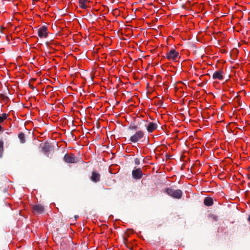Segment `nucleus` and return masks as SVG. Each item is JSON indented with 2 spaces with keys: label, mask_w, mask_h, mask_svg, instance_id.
<instances>
[{
  "label": "nucleus",
  "mask_w": 250,
  "mask_h": 250,
  "mask_svg": "<svg viewBox=\"0 0 250 250\" xmlns=\"http://www.w3.org/2000/svg\"><path fill=\"white\" fill-rule=\"evenodd\" d=\"M165 192L171 197L179 199L181 198L183 191L181 189H174L171 188H167Z\"/></svg>",
  "instance_id": "obj_1"
},
{
  "label": "nucleus",
  "mask_w": 250,
  "mask_h": 250,
  "mask_svg": "<svg viewBox=\"0 0 250 250\" xmlns=\"http://www.w3.org/2000/svg\"><path fill=\"white\" fill-rule=\"evenodd\" d=\"M144 135L145 133L144 131L142 130H138L130 137L129 141L132 143H136L141 140L144 137Z\"/></svg>",
  "instance_id": "obj_2"
},
{
  "label": "nucleus",
  "mask_w": 250,
  "mask_h": 250,
  "mask_svg": "<svg viewBox=\"0 0 250 250\" xmlns=\"http://www.w3.org/2000/svg\"><path fill=\"white\" fill-rule=\"evenodd\" d=\"M63 160L67 163H76L78 162V159L72 153L65 154Z\"/></svg>",
  "instance_id": "obj_3"
},
{
  "label": "nucleus",
  "mask_w": 250,
  "mask_h": 250,
  "mask_svg": "<svg viewBox=\"0 0 250 250\" xmlns=\"http://www.w3.org/2000/svg\"><path fill=\"white\" fill-rule=\"evenodd\" d=\"M179 56V54L178 52H176L174 49H171L168 52H167L166 54V58L168 60H174L176 58H178Z\"/></svg>",
  "instance_id": "obj_4"
},
{
  "label": "nucleus",
  "mask_w": 250,
  "mask_h": 250,
  "mask_svg": "<svg viewBox=\"0 0 250 250\" xmlns=\"http://www.w3.org/2000/svg\"><path fill=\"white\" fill-rule=\"evenodd\" d=\"M38 35L41 38H47L48 36L47 28L46 26L44 25L42 26L38 30Z\"/></svg>",
  "instance_id": "obj_5"
},
{
  "label": "nucleus",
  "mask_w": 250,
  "mask_h": 250,
  "mask_svg": "<svg viewBox=\"0 0 250 250\" xmlns=\"http://www.w3.org/2000/svg\"><path fill=\"white\" fill-rule=\"evenodd\" d=\"M132 177L135 179H140L143 176V173L140 168L134 169L132 171Z\"/></svg>",
  "instance_id": "obj_6"
},
{
  "label": "nucleus",
  "mask_w": 250,
  "mask_h": 250,
  "mask_svg": "<svg viewBox=\"0 0 250 250\" xmlns=\"http://www.w3.org/2000/svg\"><path fill=\"white\" fill-rule=\"evenodd\" d=\"M44 211V207L41 204L33 206V212L34 213L42 214Z\"/></svg>",
  "instance_id": "obj_7"
},
{
  "label": "nucleus",
  "mask_w": 250,
  "mask_h": 250,
  "mask_svg": "<svg viewBox=\"0 0 250 250\" xmlns=\"http://www.w3.org/2000/svg\"><path fill=\"white\" fill-rule=\"evenodd\" d=\"M101 175L98 172L93 171L92 172V175L90 177L91 180L95 183L98 182L100 181Z\"/></svg>",
  "instance_id": "obj_8"
},
{
  "label": "nucleus",
  "mask_w": 250,
  "mask_h": 250,
  "mask_svg": "<svg viewBox=\"0 0 250 250\" xmlns=\"http://www.w3.org/2000/svg\"><path fill=\"white\" fill-rule=\"evenodd\" d=\"M146 130L148 132H152L155 130L158 126L156 123L150 122L147 125H146Z\"/></svg>",
  "instance_id": "obj_9"
},
{
  "label": "nucleus",
  "mask_w": 250,
  "mask_h": 250,
  "mask_svg": "<svg viewBox=\"0 0 250 250\" xmlns=\"http://www.w3.org/2000/svg\"><path fill=\"white\" fill-rule=\"evenodd\" d=\"M222 74L223 71L222 70L217 71L213 73L212 75V78L213 79H218L219 80H222L223 79V76Z\"/></svg>",
  "instance_id": "obj_10"
},
{
  "label": "nucleus",
  "mask_w": 250,
  "mask_h": 250,
  "mask_svg": "<svg viewBox=\"0 0 250 250\" xmlns=\"http://www.w3.org/2000/svg\"><path fill=\"white\" fill-rule=\"evenodd\" d=\"M204 203L206 206H211L213 204V200L212 198L207 197L204 200Z\"/></svg>",
  "instance_id": "obj_11"
},
{
  "label": "nucleus",
  "mask_w": 250,
  "mask_h": 250,
  "mask_svg": "<svg viewBox=\"0 0 250 250\" xmlns=\"http://www.w3.org/2000/svg\"><path fill=\"white\" fill-rule=\"evenodd\" d=\"M50 149H51V146L50 145L49 143H45L42 148V151L44 153H47V152H49L50 150Z\"/></svg>",
  "instance_id": "obj_12"
},
{
  "label": "nucleus",
  "mask_w": 250,
  "mask_h": 250,
  "mask_svg": "<svg viewBox=\"0 0 250 250\" xmlns=\"http://www.w3.org/2000/svg\"><path fill=\"white\" fill-rule=\"evenodd\" d=\"M88 1V0H79V6L82 9H85L87 8L86 2Z\"/></svg>",
  "instance_id": "obj_13"
},
{
  "label": "nucleus",
  "mask_w": 250,
  "mask_h": 250,
  "mask_svg": "<svg viewBox=\"0 0 250 250\" xmlns=\"http://www.w3.org/2000/svg\"><path fill=\"white\" fill-rule=\"evenodd\" d=\"M18 137L21 143L23 144L25 143L26 140L25 138V134L23 132H21L18 135Z\"/></svg>",
  "instance_id": "obj_14"
},
{
  "label": "nucleus",
  "mask_w": 250,
  "mask_h": 250,
  "mask_svg": "<svg viewBox=\"0 0 250 250\" xmlns=\"http://www.w3.org/2000/svg\"><path fill=\"white\" fill-rule=\"evenodd\" d=\"M3 142L2 140H0V158L2 156L3 152L4 151L3 149Z\"/></svg>",
  "instance_id": "obj_15"
},
{
  "label": "nucleus",
  "mask_w": 250,
  "mask_h": 250,
  "mask_svg": "<svg viewBox=\"0 0 250 250\" xmlns=\"http://www.w3.org/2000/svg\"><path fill=\"white\" fill-rule=\"evenodd\" d=\"M7 118V115L6 113H2L0 116V123H2Z\"/></svg>",
  "instance_id": "obj_16"
},
{
  "label": "nucleus",
  "mask_w": 250,
  "mask_h": 250,
  "mask_svg": "<svg viewBox=\"0 0 250 250\" xmlns=\"http://www.w3.org/2000/svg\"><path fill=\"white\" fill-rule=\"evenodd\" d=\"M128 128L130 130H137L138 128H139V127H138L137 125H130L128 127Z\"/></svg>",
  "instance_id": "obj_17"
},
{
  "label": "nucleus",
  "mask_w": 250,
  "mask_h": 250,
  "mask_svg": "<svg viewBox=\"0 0 250 250\" xmlns=\"http://www.w3.org/2000/svg\"><path fill=\"white\" fill-rule=\"evenodd\" d=\"M0 98L3 100L4 101H6L8 99V97L4 94H0Z\"/></svg>",
  "instance_id": "obj_18"
},
{
  "label": "nucleus",
  "mask_w": 250,
  "mask_h": 250,
  "mask_svg": "<svg viewBox=\"0 0 250 250\" xmlns=\"http://www.w3.org/2000/svg\"><path fill=\"white\" fill-rule=\"evenodd\" d=\"M209 216L212 218L214 220L216 221L218 219V216L214 214H210Z\"/></svg>",
  "instance_id": "obj_19"
},
{
  "label": "nucleus",
  "mask_w": 250,
  "mask_h": 250,
  "mask_svg": "<svg viewBox=\"0 0 250 250\" xmlns=\"http://www.w3.org/2000/svg\"><path fill=\"white\" fill-rule=\"evenodd\" d=\"M163 104V102L162 100H159L157 103V105L161 107Z\"/></svg>",
  "instance_id": "obj_20"
},
{
  "label": "nucleus",
  "mask_w": 250,
  "mask_h": 250,
  "mask_svg": "<svg viewBox=\"0 0 250 250\" xmlns=\"http://www.w3.org/2000/svg\"><path fill=\"white\" fill-rule=\"evenodd\" d=\"M134 163L135 164V165H138L140 164V160L138 158H135V160H134Z\"/></svg>",
  "instance_id": "obj_21"
},
{
  "label": "nucleus",
  "mask_w": 250,
  "mask_h": 250,
  "mask_svg": "<svg viewBox=\"0 0 250 250\" xmlns=\"http://www.w3.org/2000/svg\"><path fill=\"white\" fill-rule=\"evenodd\" d=\"M29 87H30L32 89H33V90H34V89H35V87H34L33 85H31V84H30V83H29Z\"/></svg>",
  "instance_id": "obj_22"
},
{
  "label": "nucleus",
  "mask_w": 250,
  "mask_h": 250,
  "mask_svg": "<svg viewBox=\"0 0 250 250\" xmlns=\"http://www.w3.org/2000/svg\"><path fill=\"white\" fill-rule=\"evenodd\" d=\"M248 221L250 222V215L249 216V217L248 218Z\"/></svg>",
  "instance_id": "obj_23"
},
{
  "label": "nucleus",
  "mask_w": 250,
  "mask_h": 250,
  "mask_svg": "<svg viewBox=\"0 0 250 250\" xmlns=\"http://www.w3.org/2000/svg\"><path fill=\"white\" fill-rule=\"evenodd\" d=\"M78 218V215H75V219H77Z\"/></svg>",
  "instance_id": "obj_24"
},
{
  "label": "nucleus",
  "mask_w": 250,
  "mask_h": 250,
  "mask_svg": "<svg viewBox=\"0 0 250 250\" xmlns=\"http://www.w3.org/2000/svg\"><path fill=\"white\" fill-rule=\"evenodd\" d=\"M2 130V126H1V125H0V131H1Z\"/></svg>",
  "instance_id": "obj_25"
}]
</instances>
